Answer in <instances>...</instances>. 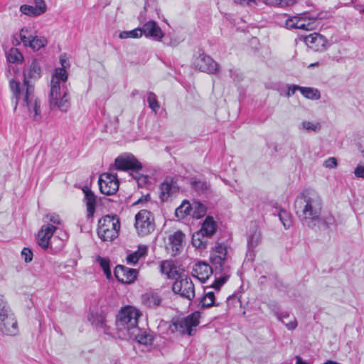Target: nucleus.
I'll return each mask as SVG.
<instances>
[{
	"mask_svg": "<svg viewBox=\"0 0 364 364\" xmlns=\"http://www.w3.org/2000/svg\"><path fill=\"white\" fill-rule=\"evenodd\" d=\"M142 35L147 38H153L156 41H161L164 37V33L157 23L154 21H149L143 25L141 28Z\"/></svg>",
	"mask_w": 364,
	"mask_h": 364,
	"instance_id": "obj_19",
	"label": "nucleus"
},
{
	"mask_svg": "<svg viewBox=\"0 0 364 364\" xmlns=\"http://www.w3.org/2000/svg\"><path fill=\"white\" fill-rule=\"evenodd\" d=\"M47 44V40L44 37L33 36L30 41H27V45L32 48L33 50H38L41 48H43Z\"/></svg>",
	"mask_w": 364,
	"mask_h": 364,
	"instance_id": "obj_33",
	"label": "nucleus"
},
{
	"mask_svg": "<svg viewBox=\"0 0 364 364\" xmlns=\"http://www.w3.org/2000/svg\"><path fill=\"white\" fill-rule=\"evenodd\" d=\"M127 339H132L140 344L148 346L152 344L154 338L153 335L148 333L146 330L137 326L129 333Z\"/></svg>",
	"mask_w": 364,
	"mask_h": 364,
	"instance_id": "obj_18",
	"label": "nucleus"
},
{
	"mask_svg": "<svg viewBox=\"0 0 364 364\" xmlns=\"http://www.w3.org/2000/svg\"><path fill=\"white\" fill-rule=\"evenodd\" d=\"M60 63L62 68H55L51 79L50 107L52 109L58 108L61 112H67L70 107V97L66 87L60 86L61 82L65 83L68 79L65 68L69 63L65 55H60Z\"/></svg>",
	"mask_w": 364,
	"mask_h": 364,
	"instance_id": "obj_4",
	"label": "nucleus"
},
{
	"mask_svg": "<svg viewBox=\"0 0 364 364\" xmlns=\"http://www.w3.org/2000/svg\"><path fill=\"white\" fill-rule=\"evenodd\" d=\"M296 364H309L306 361L304 360L300 356H296Z\"/></svg>",
	"mask_w": 364,
	"mask_h": 364,
	"instance_id": "obj_57",
	"label": "nucleus"
},
{
	"mask_svg": "<svg viewBox=\"0 0 364 364\" xmlns=\"http://www.w3.org/2000/svg\"><path fill=\"white\" fill-rule=\"evenodd\" d=\"M142 304L149 308H156L161 304V298L154 292H146L141 296Z\"/></svg>",
	"mask_w": 364,
	"mask_h": 364,
	"instance_id": "obj_25",
	"label": "nucleus"
},
{
	"mask_svg": "<svg viewBox=\"0 0 364 364\" xmlns=\"http://www.w3.org/2000/svg\"><path fill=\"white\" fill-rule=\"evenodd\" d=\"M82 191L85 194V201L87 207V219L92 218L97 204V197L95 193L90 190V188L85 186L82 188Z\"/></svg>",
	"mask_w": 364,
	"mask_h": 364,
	"instance_id": "obj_21",
	"label": "nucleus"
},
{
	"mask_svg": "<svg viewBox=\"0 0 364 364\" xmlns=\"http://www.w3.org/2000/svg\"><path fill=\"white\" fill-rule=\"evenodd\" d=\"M96 262L100 264V267L102 269L106 277L108 279H110L112 278V272L110 269V261L109 258L97 256L96 257Z\"/></svg>",
	"mask_w": 364,
	"mask_h": 364,
	"instance_id": "obj_35",
	"label": "nucleus"
},
{
	"mask_svg": "<svg viewBox=\"0 0 364 364\" xmlns=\"http://www.w3.org/2000/svg\"><path fill=\"white\" fill-rule=\"evenodd\" d=\"M226 302H227V305L228 306H230L232 305L234 306L235 304H238L240 306L242 304L240 299L235 294L229 296L227 298Z\"/></svg>",
	"mask_w": 364,
	"mask_h": 364,
	"instance_id": "obj_48",
	"label": "nucleus"
},
{
	"mask_svg": "<svg viewBox=\"0 0 364 364\" xmlns=\"http://www.w3.org/2000/svg\"><path fill=\"white\" fill-rule=\"evenodd\" d=\"M200 314L199 312H193L184 318H173L170 325V331L172 333L178 332L181 334H188L192 336L193 334V327H196L199 324Z\"/></svg>",
	"mask_w": 364,
	"mask_h": 364,
	"instance_id": "obj_8",
	"label": "nucleus"
},
{
	"mask_svg": "<svg viewBox=\"0 0 364 364\" xmlns=\"http://www.w3.org/2000/svg\"><path fill=\"white\" fill-rule=\"evenodd\" d=\"M60 243H61L60 244V247H63V241H60Z\"/></svg>",
	"mask_w": 364,
	"mask_h": 364,
	"instance_id": "obj_62",
	"label": "nucleus"
},
{
	"mask_svg": "<svg viewBox=\"0 0 364 364\" xmlns=\"http://www.w3.org/2000/svg\"><path fill=\"white\" fill-rule=\"evenodd\" d=\"M192 188L198 193H205L208 188V184L205 181L196 180L192 183Z\"/></svg>",
	"mask_w": 364,
	"mask_h": 364,
	"instance_id": "obj_44",
	"label": "nucleus"
},
{
	"mask_svg": "<svg viewBox=\"0 0 364 364\" xmlns=\"http://www.w3.org/2000/svg\"><path fill=\"white\" fill-rule=\"evenodd\" d=\"M98 183L100 192L105 195H113L119 189V181L117 176L109 173L101 174Z\"/></svg>",
	"mask_w": 364,
	"mask_h": 364,
	"instance_id": "obj_12",
	"label": "nucleus"
},
{
	"mask_svg": "<svg viewBox=\"0 0 364 364\" xmlns=\"http://www.w3.org/2000/svg\"><path fill=\"white\" fill-rule=\"evenodd\" d=\"M318 225L316 226V230H321L323 228L324 230H332L333 228H336L337 226L336 220L333 215L331 214H327L321 216L319 215Z\"/></svg>",
	"mask_w": 364,
	"mask_h": 364,
	"instance_id": "obj_26",
	"label": "nucleus"
},
{
	"mask_svg": "<svg viewBox=\"0 0 364 364\" xmlns=\"http://www.w3.org/2000/svg\"><path fill=\"white\" fill-rule=\"evenodd\" d=\"M147 102L152 111L156 113L160 108V105L157 100L156 95L154 92H149L147 94Z\"/></svg>",
	"mask_w": 364,
	"mask_h": 364,
	"instance_id": "obj_41",
	"label": "nucleus"
},
{
	"mask_svg": "<svg viewBox=\"0 0 364 364\" xmlns=\"http://www.w3.org/2000/svg\"><path fill=\"white\" fill-rule=\"evenodd\" d=\"M209 236L206 235L204 232L200 230L195 232L192 235V244L198 249H205L208 243Z\"/></svg>",
	"mask_w": 364,
	"mask_h": 364,
	"instance_id": "obj_27",
	"label": "nucleus"
},
{
	"mask_svg": "<svg viewBox=\"0 0 364 364\" xmlns=\"http://www.w3.org/2000/svg\"><path fill=\"white\" fill-rule=\"evenodd\" d=\"M164 43V44H166L168 46L174 48V47L178 46L180 42H179V41H178L176 38H166Z\"/></svg>",
	"mask_w": 364,
	"mask_h": 364,
	"instance_id": "obj_54",
	"label": "nucleus"
},
{
	"mask_svg": "<svg viewBox=\"0 0 364 364\" xmlns=\"http://www.w3.org/2000/svg\"><path fill=\"white\" fill-rule=\"evenodd\" d=\"M300 92L304 97L309 100H317L321 98V93L319 90L316 88L309 87H301Z\"/></svg>",
	"mask_w": 364,
	"mask_h": 364,
	"instance_id": "obj_34",
	"label": "nucleus"
},
{
	"mask_svg": "<svg viewBox=\"0 0 364 364\" xmlns=\"http://www.w3.org/2000/svg\"><path fill=\"white\" fill-rule=\"evenodd\" d=\"M23 75V83L14 79L9 82L14 112L16 115L39 122L42 118L41 102L35 94L33 83L41 76V68L37 59H33L30 65L24 67Z\"/></svg>",
	"mask_w": 364,
	"mask_h": 364,
	"instance_id": "obj_1",
	"label": "nucleus"
},
{
	"mask_svg": "<svg viewBox=\"0 0 364 364\" xmlns=\"http://www.w3.org/2000/svg\"><path fill=\"white\" fill-rule=\"evenodd\" d=\"M21 256L25 262H30L33 259V252L31 249L24 247L21 251Z\"/></svg>",
	"mask_w": 364,
	"mask_h": 364,
	"instance_id": "obj_47",
	"label": "nucleus"
},
{
	"mask_svg": "<svg viewBox=\"0 0 364 364\" xmlns=\"http://www.w3.org/2000/svg\"><path fill=\"white\" fill-rule=\"evenodd\" d=\"M115 166L118 170H130L134 172L139 171L142 168L141 164L131 154H124L119 156L115 159Z\"/></svg>",
	"mask_w": 364,
	"mask_h": 364,
	"instance_id": "obj_13",
	"label": "nucleus"
},
{
	"mask_svg": "<svg viewBox=\"0 0 364 364\" xmlns=\"http://www.w3.org/2000/svg\"><path fill=\"white\" fill-rule=\"evenodd\" d=\"M301 127L308 132H318L321 129V124L318 122L304 121Z\"/></svg>",
	"mask_w": 364,
	"mask_h": 364,
	"instance_id": "obj_40",
	"label": "nucleus"
},
{
	"mask_svg": "<svg viewBox=\"0 0 364 364\" xmlns=\"http://www.w3.org/2000/svg\"><path fill=\"white\" fill-rule=\"evenodd\" d=\"M337 165V160L335 157H329L323 162V166L329 168H336Z\"/></svg>",
	"mask_w": 364,
	"mask_h": 364,
	"instance_id": "obj_49",
	"label": "nucleus"
},
{
	"mask_svg": "<svg viewBox=\"0 0 364 364\" xmlns=\"http://www.w3.org/2000/svg\"><path fill=\"white\" fill-rule=\"evenodd\" d=\"M18 325L16 318L10 306L0 295V332L7 336H14L18 333Z\"/></svg>",
	"mask_w": 364,
	"mask_h": 364,
	"instance_id": "obj_6",
	"label": "nucleus"
},
{
	"mask_svg": "<svg viewBox=\"0 0 364 364\" xmlns=\"http://www.w3.org/2000/svg\"><path fill=\"white\" fill-rule=\"evenodd\" d=\"M134 178L136 179L139 186H143L149 182V177L147 176L139 173L138 171L135 172Z\"/></svg>",
	"mask_w": 364,
	"mask_h": 364,
	"instance_id": "obj_46",
	"label": "nucleus"
},
{
	"mask_svg": "<svg viewBox=\"0 0 364 364\" xmlns=\"http://www.w3.org/2000/svg\"><path fill=\"white\" fill-rule=\"evenodd\" d=\"M148 248L146 245H140L138 250L129 254L127 257V262L129 264H136L139 259L147 255Z\"/></svg>",
	"mask_w": 364,
	"mask_h": 364,
	"instance_id": "obj_30",
	"label": "nucleus"
},
{
	"mask_svg": "<svg viewBox=\"0 0 364 364\" xmlns=\"http://www.w3.org/2000/svg\"><path fill=\"white\" fill-rule=\"evenodd\" d=\"M159 197L162 201H167L178 191V186L173 178L166 177L159 186Z\"/></svg>",
	"mask_w": 364,
	"mask_h": 364,
	"instance_id": "obj_16",
	"label": "nucleus"
},
{
	"mask_svg": "<svg viewBox=\"0 0 364 364\" xmlns=\"http://www.w3.org/2000/svg\"><path fill=\"white\" fill-rule=\"evenodd\" d=\"M236 1H237V2H238V0H236ZM239 1H240V3H242V2L246 3V4H248V5H250V4H252V3H253V4H255V0H239Z\"/></svg>",
	"mask_w": 364,
	"mask_h": 364,
	"instance_id": "obj_59",
	"label": "nucleus"
},
{
	"mask_svg": "<svg viewBox=\"0 0 364 364\" xmlns=\"http://www.w3.org/2000/svg\"><path fill=\"white\" fill-rule=\"evenodd\" d=\"M261 241V233L257 228H254L250 230L247 236V257L248 259H253L255 257V248Z\"/></svg>",
	"mask_w": 364,
	"mask_h": 364,
	"instance_id": "obj_20",
	"label": "nucleus"
},
{
	"mask_svg": "<svg viewBox=\"0 0 364 364\" xmlns=\"http://www.w3.org/2000/svg\"><path fill=\"white\" fill-rule=\"evenodd\" d=\"M217 229L218 225L213 218L208 216L203 221L199 230L211 237L216 232Z\"/></svg>",
	"mask_w": 364,
	"mask_h": 364,
	"instance_id": "obj_28",
	"label": "nucleus"
},
{
	"mask_svg": "<svg viewBox=\"0 0 364 364\" xmlns=\"http://www.w3.org/2000/svg\"><path fill=\"white\" fill-rule=\"evenodd\" d=\"M323 203L320 196L314 191L304 190L294 201V209L304 225L316 230Z\"/></svg>",
	"mask_w": 364,
	"mask_h": 364,
	"instance_id": "obj_3",
	"label": "nucleus"
},
{
	"mask_svg": "<svg viewBox=\"0 0 364 364\" xmlns=\"http://www.w3.org/2000/svg\"><path fill=\"white\" fill-rule=\"evenodd\" d=\"M230 76L232 77V70H230Z\"/></svg>",
	"mask_w": 364,
	"mask_h": 364,
	"instance_id": "obj_63",
	"label": "nucleus"
},
{
	"mask_svg": "<svg viewBox=\"0 0 364 364\" xmlns=\"http://www.w3.org/2000/svg\"><path fill=\"white\" fill-rule=\"evenodd\" d=\"M160 270L162 274H166L168 278H173L177 272L173 263L168 260L161 262Z\"/></svg>",
	"mask_w": 364,
	"mask_h": 364,
	"instance_id": "obj_32",
	"label": "nucleus"
},
{
	"mask_svg": "<svg viewBox=\"0 0 364 364\" xmlns=\"http://www.w3.org/2000/svg\"><path fill=\"white\" fill-rule=\"evenodd\" d=\"M6 59L11 63H19L23 61V57L17 48H12L6 53Z\"/></svg>",
	"mask_w": 364,
	"mask_h": 364,
	"instance_id": "obj_36",
	"label": "nucleus"
},
{
	"mask_svg": "<svg viewBox=\"0 0 364 364\" xmlns=\"http://www.w3.org/2000/svg\"><path fill=\"white\" fill-rule=\"evenodd\" d=\"M269 308L274 314V311H279V308L276 304H269Z\"/></svg>",
	"mask_w": 364,
	"mask_h": 364,
	"instance_id": "obj_58",
	"label": "nucleus"
},
{
	"mask_svg": "<svg viewBox=\"0 0 364 364\" xmlns=\"http://www.w3.org/2000/svg\"><path fill=\"white\" fill-rule=\"evenodd\" d=\"M141 315L140 311L133 306H127L122 308L116 316L115 325L118 337L127 339L129 333L138 326V319Z\"/></svg>",
	"mask_w": 364,
	"mask_h": 364,
	"instance_id": "obj_5",
	"label": "nucleus"
},
{
	"mask_svg": "<svg viewBox=\"0 0 364 364\" xmlns=\"http://www.w3.org/2000/svg\"><path fill=\"white\" fill-rule=\"evenodd\" d=\"M135 228L138 234L145 236L155 229L154 219L152 213L147 210H141L135 215Z\"/></svg>",
	"mask_w": 364,
	"mask_h": 364,
	"instance_id": "obj_9",
	"label": "nucleus"
},
{
	"mask_svg": "<svg viewBox=\"0 0 364 364\" xmlns=\"http://www.w3.org/2000/svg\"><path fill=\"white\" fill-rule=\"evenodd\" d=\"M88 321L97 331L105 334H110V327L107 325V314L103 311H90Z\"/></svg>",
	"mask_w": 364,
	"mask_h": 364,
	"instance_id": "obj_15",
	"label": "nucleus"
},
{
	"mask_svg": "<svg viewBox=\"0 0 364 364\" xmlns=\"http://www.w3.org/2000/svg\"><path fill=\"white\" fill-rule=\"evenodd\" d=\"M274 315L277 316V319L282 322L283 318H288L289 316V314L287 311L279 312V311H274Z\"/></svg>",
	"mask_w": 364,
	"mask_h": 364,
	"instance_id": "obj_55",
	"label": "nucleus"
},
{
	"mask_svg": "<svg viewBox=\"0 0 364 364\" xmlns=\"http://www.w3.org/2000/svg\"><path fill=\"white\" fill-rule=\"evenodd\" d=\"M318 65H319V63L316 62V63H311L308 67L312 68V67H315V66H318Z\"/></svg>",
	"mask_w": 364,
	"mask_h": 364,
	"instance_id": "obj_61",
	"label": "nucleus"
},
{
	"mask_svg": "<svg viewBox=\"0 0 364 364\" xmlns=\"http://www.w3.org/2000/svg\"><path fill=\"white\" fill-rule=\"evenodd\" d=\"M36 5H22L20 11L22 14L29 16H37L43 14L46 10V6L43 0H36Z\"/></svg>",
	"mask_w": 364,
	"mask_h": 364,
	"instance_id": "obj_22",
	"label": "nucleus"
},
{
	"mask_svg": "<svg viewBox=\"0 0 364 364\" xmlns=\"http://www.w3.org/2000/svg\"><path fill=\"white\" fill-rule=\"evenodd\" d=\"M296 23V28L306 31H312L316 26L315 21H306L299 18H298Z\"/></svg>",
	"mask_w": 364,
	"mask_h": 364,
	"instance_id": "obj_39",
	"label": "nucleus"
},
{
	"mask_svg": "<svg viewBox=\"0 0 364 364\" xmlns=\"http://www.w3.org/2000/svg\"><path fill=\"white\" fill-rule=\"evenodd\" d=\"M206 207L199 201L193 202L192 217L199 219L203 217L206 213Z\"/></svg>",
	"mask_w": 364,
	"mask_h": 364,
	"instance_id": "obj_38",
	"label": "nucleus"
},
{
	"mask_svg": "<svg viewBox=\"0 0 364 364\" xmlns=\"http://www.w3.org/2000/svg\"><path fill=\"white\" fill-rule=\"evenodd\" d=\"M305 43L316 50H323L327 44L326 38L318 33H313L305 37Z\"/></svg>",
	"mask_w": 364,
	"mask_h": 364,
	"instance_id": "obj_23",
	"label": "nucleus"
},
{
	"mask_svg": "<svg viewBox=\"0 0 364 364\" xmlns=\"http://www.w3.org/2000/svg\"><path fill=\"white\" fill-rule=\"evenodd\" d=\"M227 253L226 246L222 243H217L210 254L212 266L204 262H198L193 269L194 275L202 283H205L210 276L215 272V278L211 284V287L217 291L220 290L230 277L228 267L225 265Z\"/></svg>",
	"mask_w": 364,
	"mask_h": 364,
	"instance_id": "obj_2",
	"label": "nucleus"
},
{
	"mask_svg": "<svg viewBox=\"0 0 364 364\" xmlns=\"http://www.w3.org/2000/svg\"><path fill=\"white\" fill-rule=\"evenodd\" d=\"M193 203L183 200L179 207L176 209L175 215L178 219H183L188 215L192 216Z\"/></svg>",
	"mask_w": 364,
	"mask_h": 364,
	"instance_id": "obj_31",
	"label": "nucleus"
},
{
	"mask_svg": "<svg viewBox=\"0 0 364 364\" xmlns=\"http://www.w3.org/2000/svg\"><path fill=\"white\" fill-rule=\"evenodd\" d=\"M56 230V227L51 224L43 225L37 235V243L44 250H47L50 254H55L56 250H53L52 242L50 240Z\"/></svg>",
	"mask_w": 364,
	"mask_h": 364,
	"instance_id": "obj_11",
	"label": "nucleus"
},
{
	"mask_svg": "<svg viewBox=\"0 0 364 364\" xmlns=\"http://www.w3.org/2000/svg\"><path fill=\"white\" fill-rule=\"evenodd\" d=\"M119 228L118 219L106 215L98 221L97 235L103 241H112L117 237Z\"/></svg>",
	"mask_w": 364,
	"mask_h": 364,
	"instance_id": "obj_7",
	"label": "nucleus"
},
{
	"mask_svg": "<svg viewBox=\"0 0 364 364\" xmlns=\"http://www.w3.org/2000/svg\"><path fill=\"white\" fill-rule=\"evenodd\" d=\"M50 222L53 224L59 225L60 224V219L58 215L55 213H52L47 215L46 217Z\"/></svg>",
	"mask_w": 364,
	"mask_h": 364,
	"instance_id": "obj_52",
	"label": "nucleus"
},
{
	"mask_svg": "<svg viewBox=\"0 0 364 364\" xmlns=\"http://www.w3.org/2000/svg\"><path fill=\"white\" fill-rule=\"evenodd\" d=\"M212 288L210 287H206L204 289V294L200 300V304L202 308H209L213 306H219V304L215 301V294L212 291H208V289Z\"/></svg>",
	"mask_w": 364,
	"mask_h": 364,
	"instance_id": "obj_29",
	"label": "nucleus"
},
{
	"mask_svg": "<svg viewBox=\"0 0 364 364\" xmlns=\"http://www.w3.org/2000/svg\"><path fill=\"white\" fill-rule=\"evenodd\" d=\"M353 173L357 178H364V165L358 164Z\"/></svg>",
	"mask_w": 364,
	"mask_h": 364,
	"instance_id": "obj_51",
	"label": "nucleus"
},
{
	"mask_svg": "<svg viewBox=\"0 0 364 364\" xmlns=\"http://www.w3.org/2000/svg\"><path fill=\"white\" fill-rule=\"evenodd\" d=\"M301 86L296 85H288V90L287 92V96L290 97L295 94L296 91H300Z\"/></svg>",
	"mask_w": 364,
	"mask_h": 364,
	"instance_id": "obj_53",
	"label": "nucleus"
},
{
	"mask_svg": "<svg viewBox=\"0 0 364 364\" xmlns=\"http://www.w3.org/2000/svg\"><path fill=\"white\" fill-rule=\"evenodd\" d=\"M142 36V32L141 31L140 28H137L135 29H133L132 31H122L119 33V37L121 39H125V38H137L139 37H141Z\"/></svg>",
	"mask_w": 364,
	"mask_h": 364,
	"instance_id": "obj_42",
	"label": "nucleus"
},
{
	"mask_svg": "<svg viewBox=\"0 0 364 364\" xmlns=\"http://www.w3.org/2000/svg\"><path fill=\"white\" fill-rule=\"evenodd\" d=\"M297 0H266V4L270 6L285 7L294 4Z\"/></svg>",
	"mask_w": 364,
	"mask_h": 364,
	"instance_id": "obj_43",
	"label": "nucleus"
},
{
	"mask_svg": "<svg viewBox=\"0 0 364 364\" xmlns=\"http://www.w3.org/2000/svg\"><path fill=\"white\" fill-rule=\"evenodd\" d=\"M282 323L285 325L288 330H294L297 327V321L295 318L289 323L282 321Z\"/></svg>",
	"mask_w": 364,
	"mask_h": 364,
	"instance_id": "obj_56",
	"label": "nucleus"
},
{
	"mask_svg": "<svg viewBox=\"0 0 364 364\" xmlns=\"http://www.w3.org/2000/svg\"><path fill=\"white\" fill-rule=\"evenodd\" d=\"M323 364H340V363H338L336 361H333V360H327L325 363H323Z\"/></svg>",
	"mask_w": 364,
	"mask_h": 364,
	"instance_id": "obj_60",
	"label": "nucleus"
},
{
	"mask_svg": "<svg viewBox=\"0 0 364 364\" xmlns=\"http://www.w3.org/2000/svg\"><path fill=\"white\" fill-rule=\"evenodd\" d=\"M32 29L28 27L23 28L20 31V38L26 46L27 45V41H30V39L33 37Z\"/></svg>",
	"mask_w": 364,
	"mask_h": 364,
	"instance_id": "obj_45",
	"label": "nucleus"
},
{
	"mask_svg": "<svg viewBox=\"0 0 364 364\" xmlns=\"http://www.w3.org/2000/svg\"><path fill=\"white\" fill-rule=\"evenodd\" d=\"M277 215L285 229H289L292 225L291 215L284 209H279Z\"/></svg>",
	"mask_w": 364,
	"mask_h": 364,
	"instance_id": "obj_37",
	"label": "nucleus"
},
{
	"mask_svg": "<svg viewBox=\"0 0 364 364\" xmlns=\"http://www.w3.org/2000/svg\"><path fill=\"white\" fill-rule=\"evenodd\" d=\"M172 290L181 297L191 301L195 296V287L191 279L187 276L180 277L172 284Z\"/></svg>",
	"mask_w": 364,
	"mask_h": 364,
	"instance_id": "obj_10",
	"label": "nucleus"
},
{
	"mask_svg": "<svg viewBox=\"0 0 364 364\" xmlns=\"http://www.w3.org/2000/svg\"><path fill=\"white\" fill-rule=\"evenodd\" d=\"M138 272L135 269L128 268L123 265H117L114 270L115 278L121 283L131 284L137 277Z\"/></svg>",
	"mask_w": 364,
	"mask_h": 364,
	"instance_id": "obj_17",
	"label": "nucleus"
},
{
	"mask_svg": "<svg viewBox=\"0 0 364 364\" xmlns=\"http://www.w3.org/2000/svg\"><path fill=\"white\" fill-rule=\"evenodd\" d=\"M194 65L202 72L215 74L218 71L219 65L209 55L200 53L195 60Z\"/></svg>",
	"mask_w": 364,
	"mask_h": 364,
	"instance_id": "obj_14",
	"label": "nucleus"
},
{
	"mask_svg": "<svg viewBox=\"0 0 364 364\" xmlns=\"http://www.w3.org/2000/svg\"><path fill=\"white\" fill-rule=\"evenodd\" d=\"M184 239L185 235L180 230L169 235V245L171 246L173 255H176L181 252Z\"/></svg>",
	"mask_w": 364,
	"mask_h": 364,
	"instance_id": "obj_24",
	"label": "nucleus"
},
{
	"mask_svg": "<svg viewBox=\"0 0 364 364\" xmlns=\"http://www.w3.org/2000/svg\"><path fill=\"white\" fill-rule=\"evenodd\" d=\"M298 17L293 16L288 18L285 21V25L287 28H296Z\"/></svg>",
	"mask_w": 364,
	"mask_h": 364,
	"instance_id": "obj_50",
	"label": "nucleus"
}]
</instances>
